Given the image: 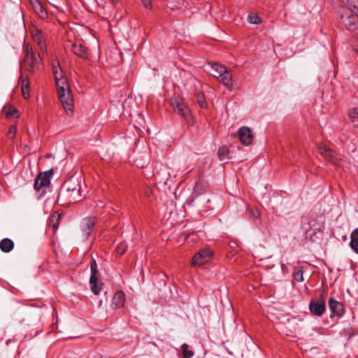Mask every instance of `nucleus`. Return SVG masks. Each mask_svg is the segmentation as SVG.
<instances>
[{
    "instance_id": "b1692460",
    "label": "nucleus",
    "mask_w": 358,
    "mask_h": 358,
    "mask_svg": "<svg viewBox=\"0 0 358 358\" xmlns=\"http://www.w3.org/2000/svg\"><path fill=\"white\" fill-rule=\"evenodd\" d=\"M91 276L90 279L92 280H98V266L94 259H92L90 262Z\"/></svg>"
},
{
    "instance_id": "f704fd0d",
    "label": "nucleus",
    "mask_w": 358,
    "mask_h": 358,
    "mask_svg": "<svg viewBox=\"0 0 358 358\" xmlns=\"http://www.w3.org/2000/svg\"><path fill=\"white\" fill-rule=\"evenodd\" d=\"M197 102L201 108H206L207 106L206 101L203 94H199L197 95Z\"/></svg>"
},
{
    "instance_id": "423d86ee",
    "label": "nucleus",
    "mask_w": 358,
    "mask_h": 358,
    "mask_svg": "<svg viewBox=\"0 0 358 358\" xmlns=\"http://www.w3.org/2000/svg\"><path fill=\"white\" fill-rule=\"evenodd\" d=\"M50 66L57 87L58 88L61 86L69 85L67 78L65 76V73L62 69L60 63L56 57H52Z\"/></svg>"
},
{
    "instance_id": "9d476101",
    "label": "nucleus",
    "mask_w": 358,
    "mask_h": 358,
    "mask_svg": "<svg viewBox=\"0 0 358 358\" xmlns=\"http://www.w3.org/2000/svg\"><path fill=\"white\" fill-rule=\"evenodd\" d=\"M52 174V170L39 173L34 180V189L36 191H39L43 187H48L50 182Z\"/></svg>"
},
{
    "instance_id": "c85d7f7f",
    "label": "nucleus",
    "mask_w": 358,
    "mask_h": 358,
    "mask_svg": "<svg viewBox=\"0 0 358 358\" xmlns=\"http://www.w3.org/2000/svg\"><path fill=\"white\" fill-rule=\"evenodd\" d=\"M59 215H52L50 218L49 225L54 229L57 230L59 227Z\"/></svg>"
},
{
    "instance_id": "cd10ccee",
    "label": "nucleus",
    "mask_w": 358,
    "mask_h": 358,
    "mask_svg": "<svg viewBox=\"0 0 358 358\" xmlns=\"http://www.w3.org/2000/svg\"><path fill=\"white\" fill-rule=\"evenodd\" d=\"M211 68L215 71V74L217 76L221 75L222 73H224V71L227 70V67L217 64V63H210Z\"/></svg>"
},
{
    "instance_id": "a211bd4d",
    "label": "nucleus",
    "mask_w": 358,
    "mask_h": 358,
    "mask_svg": "<svg viewBox=\"0 0 358 358\" xmlns=\"http://www.w3.org/2000/svg\"><path fill=\"white\" fill-rule=\"evenodd\" d=\"M214 76L217 78L221 83L227 87L229 89H231L232 87V75L228 69L225 70L224 73H222L221 75H214Z\"/></svg>"
},
{
    "instance_id": "aec40b11",
    "label": "nucleus",
    "mask_w": 358,
    "mask_h": 358,
    "mask_svg": "<svg viewBox=\"0 0 358 358\" xmlns=\"http://www.w3.org/2000/svg\"><path fill=\"white\" fill-rule=\"evenodd\" d=\"M14 248V243L10 238H3L0 241V249L2 252L8 253Z\"/></svg>"
},
{
    "instance_id": "7c9ffc66",
    "label": "nucleus",
    "mask_w": 358,
    "mask_h": 358,
    "mask_svg": "<svg viewBox=\"0 0 358 358\" xmlns=\"http://www.w3.org/2000/svg\"><path fill=\"white\" fill-rule=\"evenodd\" d=\"M348 117L352 122L358 120V108H352L348 111Z\"/></svg>"
},
{
    "instance_id": "4c0bfd02",
    "label": "nucleus",
    "mask_w": 358,
    "mask_h": 358,
    "mask_svg": "<svg viewBox=\"0 0 358 358\" xmlns=\"http://www.w3.org/2000/svg\"><path fill=\"white\" fill-rule=\"evenodd\" d=\"M250 213L255 218H258L259 217V215H260L259 212L258 210H250Z\"/></svg>"
},
{
    "instance_id": "9b49d317",
    "label": "nucleus",
    "mask_w": 358,
    "mask_h": 358,
    "mask_svg": "<svg viewBox=\"0 0 358 358\" xmlns=\"http://www.w3.org/2000/svg\"><path fill=\"white\" fill-rule=\"evenodd\" d=\"M213 256V251L209 248H204L196 253L192 258V264L201 266L208 262Z\"/></svg>"
},
{
    "instance_id": "f3484780",
    "label": "nucleus",
    "mask_w": 358,
    "mask_h": 358,
    "mask_svg": "<svg viewBox=\"0 0 358 358\" xmlns=\"http://www.w3.org/2000/svg\"><path fill=\"white\" fill-rule=\"evenodd\" d=\"M329 306L334 315L342 316L345 313L344 305L332 297L329 300Z\"/></svg>"
},
{
    "instance_id": "79ce46f5",
    "label": "nucleus",
    "mask_w": 358,
    "mask_h": 358,
    "mask_svg": "<svg viewBox=\"0 0 358 358\" xmlns=\"http://www.w3.org/2000/svg\"><path fill=\"white\" fill-rule=\"evenodd\" d=\"M355 10H357V11L358 13V0H356Z\"/></svg>"
},
{
    "instance_id": "6ab92c4d",
    "label": "nucleus",
    "mask_w": 358,
    "mask_h": 358,
    "mask_svg": "<svg viewBox=\"0 0 358 358\" xmlns=\"http://www.w3.org/2000/svg\"><path fill=\"white\" fill-rule=\"evenodd\" d=\"M125 302V294L122 291L117 292L113 298V305L115 308L123 307Z\"/></svg>"
},
{
    "instance_id": "c9c22d12",
    "label": "nucleus",
    "mask_w": 358,
    "mask_h": 358,
    "mask_svg": "<svg viewBox=\"0 0 358 358\" xmlns=\"http://www.w3.org/2000/svg\"><path fill=\"white\" fill-rule=\"evenodd\" d=\"M17 113V109L13 106H10V107H9L8 110L6 112V116L7 117H13Z\"/></svg>"
},
{
    "instance_id": "393cba45",
    "label": "nucleus",
    "mask_w": 358,
    "mask_h": 358,
    "mask_svg": "<svg viewBox=\"0 0 358 358\" xmlns=\"http://www.w3.org/2000/svg\"><path fill=\"white\" fill-rule=\"evenodd\" d=\"M22 82V92L24 99H28L29 97V84L27 79L20 78Z\"/></svg>"
},
{
    "instance_id": "37998d69",
    "label": "nucleus",
    "mask_w": 358,
    "mask_h": 358,
    "mask_svg": "<svg viewBox=\"0 0 358 358\" xmlns=\"http://www.w3.org/2000/svg\"><path fill=\"white\" fill-rule=\"evenodd\" d=\"M300 330H301L300 327H296V328H294V332H297V331H300Z\"/></svg>"
},
{
    "instance_id": "20e7f679",
    "label": "nucleus",
    "mask_w": 358,
    "mask_h": 358,
    "mask_svg": "<svg viewBox=\"0 0 358 358\" xmlns=\"http://www.w3.org/2000/svg\"><path fill=\"white\" fill-rule=\"evenodd\" d=\"M24 52L25 55L21 63V68L25 71L33 73L38 59H40V55H36L34 52L32 47L29 44L25 45Z\"/></svg>"
},
{
    "instance_id": "f257e3e1",
    "label": "nucleus",
    "mask_w": 358,
    "mask_h": 358,
    "mask_svg": "<svg viewBox=\"0 0 358 358\" xmlns=\"http://www.w3.org/2000/svg\"><path fill=\"white\" fill-rule=\"evenodd\" d=\"M82 199L80 182L76 178H72L65 182L59 192L57 201L62 206H69Z\"/></svg>"
},
{
    "instance_id": "72a5a7b5",
    "label": "nucleus",
    "mask_w": 358,
    "mask_h": 358,
    "mask_svg": "<svg viewBox=\"0 0 358 358\" xmlns=\"http://www.w3.org/2000/svg\"><path fill=\"white\" fill-rule=\"evenodd\" d=\"M17 129L16 125H11L7 133V137L10 139H13L15 137Z\"/></svg>"
},
{
    "instance_id": "f8f14e48",
    "label": "nucleus",
    "mask_w": 358,
    "mask_h": 358,
    "mask_svg": "<svg viewBox=\"0 0 358 358\" xmlns=\"http://www.w3.org/2000/svg\"><path fill=\"white\" fill-rule=\"evenodd\" d=\"M238 138L241 143L245 146L252 143L254 136L251 129L248 127H241L238 131Z\"/></svg>"
},
{
    "instance_id": "1a4fd4ad",
    "label": "nucleus",
    "mask_w": 358,
    "mask_h": 358,
    "mask_svg": "<svg viewBox=\"0 0 358 358\" xmlns=\"http://www.w3.org/2000/svg\"><path fill=\"white\" fill-rule=\"evenodd\" d=\"M317 149L321 155L326 159L336 166H339L341 159L338 157V154L325 145L320 143L317 145Z\"/></svg>"
},
{
    "instance_id": "6e6552de",
    "label": "nucleus",
    "mask_w": 358,
    "mask_h": 358,
    "mask_svg": "<svg viewBox=\"0 0 358 358\" xmlns=\"http://www.w3.org/2000/svg\"><path fill=\"white\" fill-rule=\"evenodd\" d=\"M173 110L178 115L183 117L185 122L189 125H193L194 119L189 108L182 102L175 101L172 103Z\"/></svg>"
},
{
    "instance_id": "0eeeda50",
    "label": "nucleus",
    "mask_w": 358,
    "mask_h": 358,
    "mask_svg": "<svg viewBox=\"0 0 358 358\" xmlns=\"http://www.w3.org/2000/svg\"><path fill=\"white\" fill-rule=\"evenodd\" d=\"M171 170L166 166H160L155 173V180L162 185L171 186L175 182L176 175H171Z\"/></svg>"
},
{
    "instance_id": "e433bc0d",
    "label": "nucleus",
    "mask_w": 358,
    "mask_h": 358,
    "mask_svg": "<svg viewBox=\"0 0 358 358\" xmlns=\"http://www.w3.org/2000/svg\"><path fill=\"white\" fill-rule=\"evenodd\" d=\"M145 7L150 8L152 5V0H141Z\"/></svg>"
},
{
    "instance_id": "ddd939ff",
    "label": "nucleus",
    "mask_w": 358,
    "mask_h": 358,
    "mask_svg": "<svg viewBox=\"0 0 358 358\" xmlns=\"http://www.w3.org/2000/svg\"><path fill=\"white\" fill-rule=\"evenodd\" d=\"M71 51L73 54L83 59L89 58V52L87 48L81 41H76L71 44Z\"/></svg>"
},
{
    "instance_id": "2eb2a0df",
    "label": "nucleus",
    "mask_w": 358,
    "mask_h": 358,
    "mask_svg": "<svg viewBox=\"0 0 358 358\" xmlns=\"http://www.w3.org/2000/svg\"><path fill=\"white\" fill-rule=\"evenodd\" d=\"M309 309L312 314L321 316L325 312L326 306L324 299L320 301L312 300L309 303Z\"/></svg>"
},
{
    "instance_id": "c756f323",
    "label": "nucleus",
    "mask_w": 358,
    "mask_h": 358,
    "mask_svg": "<svg viewBox=\"0 0 358 358\" xmlns=\"http://www.w3.org/2000/svg\"><path fill=\"white\" fill-rule=\"evenodd\" d=\"M293 277L297 282H302L303 280V271L300 268H294L293 271Z\"/></svg>"
},
{
    "instance_id": "ea45409f",
    "label": "nucleus",
    "mask_w": 358,
    "mask_h": 358,
    "mask_svg": "<svg viewBox=\"0 0 358 358\" xmlns=\"http://www.w3.org/2000/svg\"><path fill=\"white\" fill-rule=\"evenodd\" d=\"M30 4L33 7L35 4L38 3L40 1L39 0H29Z\"/></svg>"
},
{
    "instance_id": "2f4dec72",
    "label": "nucleus",
    "mask_w": 358,
    "mask_h": 358,
    "mask_svg": "<svg viewBox=\"0 0 358 358\" xmlns=\"http://www.w3.org/2000/svg\"><path fill=\"white\" fill-rule=\"evenodd\" d=\"M248 20L250 23L254 24H259L262 22L261 18L255 13H250L248 17Z\"/></svg>"
},
{
    "instance_id": "58836bf2",
    "label": "nucleus",
    "mask_w": 358,
    "mask_h": 358,
    "mask_svg": "<svg viewBox=\"0 0 358 358\" xmlns=\"http://www.w3.org/2000/svg\"><path fill=\"white\" fill-rule=\"evenodd\" d=\"M349 6L355 9L356 0H347Z\"/></svg>"
},
{
    "instance_id": "4468645a",
    "label": "nucleus",
    "mask_w": 358,
    "mask_h": 358,
    "mask_svg": "<svg viewBox=\"0 0 358 358\" xmlns=\"http://www.w3.org/2000/svg\"><path fill=\"white\" fill-rule=\"evenodd\" d=\"M96 223V217L94 216L87 217L83 220L81 222V229L86 238H87L91 235Z\"/></svg>"
},
{
    "instance_id": "a18cd8bd",
    "label": "nucleus",
    "mask_w": 358,
    "mask_h": 358,
    "mask_svg": "<svg viewBox=\"0 0 358 358\" xmlns=\"http://www.w3.org/2000/svg\"><path fill=\"white\" fill-rule=\"evenodd\" d=\"M314 237H316V238H318V236H317V235L315 236ZM314 237H313V238L315 240V238Z\"/></svg>"
},
{
    "instance_id": "412c9836",
    "label": "nucleus",
    "mask_w": 358,
    "mask_h": 358,
    "mask_svg": "<svg viewBox=\"0 0 358 358\" xmlns=\"http://www.w3.org/2000/svg\"><path fill=\"white\" fill-rule=\"evenodd\" d=\"M32 8L40 18L43 20L48 18V12L41 1L35 4Z\"/></svg>"
},
{
    "instance_id": "dca6fc26",
    "label": "nucleus",
    "mask_w": 358,
    "mask_h": 358,
    "mask_svg": "<svg viewBox=\"0 0 358 358\" xmlns=\"http://www.w3.org/2000/svg\"><path fill=\"white\" fill-rule=\"evenodd\" d=\"M32 38L33 41L38 45L42 52H47L46 45L45 43V39L43 32L38 29H34L32 31Z\"/></svg>"
},
{
    "instance_id": "473e14b6",
    "label": "nucleus",
    "mask_w": 358,
    "mask_h": 358,
    "mask_svg": "<svg viewBox=\"0 0 358 358\" xmlns=\"http://www.w3.org/2000/svg\"><path fill=\"white\" fill-rule=\"evenodd\" d=\"M127 245L126 244L125 242L120 243L116 247V251L120 255H123L127 250Z\"/></svg>"
},
{
    "instance_id": "39448f33",
    "label": "nucleus",
    "mask_w": 358,
    "mask_h": 358,
    "mask_svg": "<svg viewBox=\"0 0 358 358\" xmlns=\"http://www.w3.org/2000/svg\"><path fill=\"white\" fill-rule=\"evenodd\" d=\"M324 219L321 216H315L310 217L307 224L309 227L305 229L306 234L310 236L312 241H315L313 236L320 234L322 236L323 230L324 229Z\"/></svg>"
},
{
    "instance_id": "c03bdc74",
    "label": "nucleus",
    "mask_w": 358,
    "mask_h": 358,
    "mask_svg": "<svg viewBox=\"0 0 358 358\" xmlns=\"http://www.w3.org/2000/svg\"><path fill=\"white\" fill-rule=\"evenodd\" d=\"M281 267H282V269L284 270L285 267V264H281Z\"/></svg>"
},
{
    "instance_id": "f03ea898",
    "label": "nucleus",
    "mask_w": 358,
    "mask_h": 358,
    "mask_svg": "<svg viewBox=\"0 0 358 358\" xmlns=\"http://www.w3.org/2000/svg\"><path fill=\"white\" fill-rule=\"evenodd\" d=\"M58 97L66 114L71 115L74 108V101L69 85L57 88Z\"/></svg>"
},
{
    "instance_id": "7ed1b4c3",
    "label": "nucleus",
    "mask_w": 358,
    "mask_h": 358,
    "mask_svg": "<svg viewBox=\"0 0 358 358\" xmlns=\"http://www.w3.org/2000/svg\"><path fill=\"white\" fill-rule=\"evenodd\" d=\"M339 16L348 30L355 31L358 29V13L353 12L349 8H343L339 12Z\"/></svg>"
},
{
    "instance_id": "a878e982",
    "label": "nucleus",
    "mask_w": 358,
    "mask_h": 358,
    "mask_svg": "<svg viewBox=\"0 0 358 358\" xmlns=\"http://www.w3.org/2000/svg\"><path fill=\"white\" fill-rule=\"evenodd\" d=\"M182 358H192L194 355L193 350H189V345L187 343H183L181 345Z\"/></svg>"
},
{
    "instance_id": "a19ab883",
    "label": "nucleus",
    "mask_w": 358,
    "mask_h": 358,
    "mask_svg": "<svg viewBox=\"0 0 358 358\" xmlns=\"http://www.w3.org/2000/svg\"><path fill=\"white\" fill-rule=\"evenodd\" d=\"M354 49L357 52H358V43L355 45Z\"/></svg>"
},
{
    "instance_id": "5701e85b",
    "label": "nucleus",
    "mask_w": 358,
    "mask_h": 358,
    "mask_svg": "<svg viewBox=\"0 0 358 358\" xmlns=\"http://www.w3.org/2000/svg\"><path fill=\"white\" fill-rule=\"evenodd\" d=\"M217 155L220 161L229 159L230 158L229 149L226 145L220 147L218 150Z\"/></svg>"
},
{
    "instance_id": "49530a36",
    "label": "nucleus",
    "mask_w": 358,
    "mask_h": 358,
    "mask_svg": "<svg viewBox=\"0 0 358 358\" xmlns=\"http://www.w3.org/2000/svg\"><path fill=\"white\" fill-rule=\"evenodd\" d=\"M112 2H115L116 0H110Z\"/></svg>"
},
{
    "instance_id": "bb28decb",
    "label": "nucleus",
    "mask_w": 358,
    "mask_h": 358,
    "mask_svg": "<svg viewBox=\"0 0 358 358\" xmlns=\"http://www.w3.org/2000/svg\"><path fill=\"white\" fill-rule=\"evenodd\" d=\"M90 284L92 292L96 295L99 294L102 287L101 285L98 284V280H92V279H90Z\"/></svg>"
},
{
    "instance_id": "4be33fe9",
    "label": "nucleus",
    "mask_w": 358,
    "mask_h": 358,
    "mask_svg": "<svg viewBox=\"0 0 358 358\" xmlns=\"http://www.w3.org/2000/svg\"><path fill=\"white\" fill-rule=\"evenodd\" d=\"M350 245L354 252L358 254V228L351 233Z\"/></svg>"
}]
</instances>
